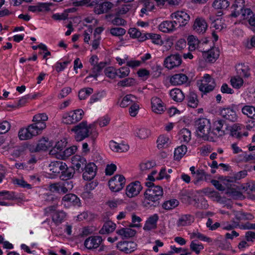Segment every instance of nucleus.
<instances>
[{
    "label": "nucleus",
    "instance_id": "1",
    "mask_svg": "<svg viewBox=\"0 0 255 255\" xmlns=\"http://www.w3.org/2000/svg\"><path fill=\"white\" fill-rule=\"evenodd\" d=\"M145 185L148 188L144 193L143 203L146 207H155L159 203V200L163 194L162 188L159 185H154L151 182H146Z\"/></svg>",
    "mask_w": 255,
    "mask_h": 255
},
{
    "label": "nucleus",
    "instance_id": "2",
    "mask_svg": "<svg viewBox=\"0 0 255 255\" xmlns=\"http://www.w3.org/2000/svg\"><path fill=\"white\" fill-rule=\"evenodd\" d=\"M94 129H95L94 125H88L86 121H83L73 127L71 129V131L74 133L75 140L77 141H81L89 137L91 134L92 135L93 140H94L98 135V133L94 132Z\"/></svg>",
    "mask_w": 255,
    "mask_h": 255
},
{
    "label": "nucleus",
    "instance_id": "3",
    "mask_svg": "<svg viewBox=\"0 0 255 255\" xmlns=\"http://www.w3.org/2000/svg\"><path fill=\"white\" fill-rule=\"evenodd\" d=\"M195 126L197 133L199 136L206 140H212L214 138L212 135L211 125L210 121L206 118H200L196 121Z\"/></svg>",
    "mask_w": 255,
    "mask_h": 255
},
{
    "label": "nucleus",
    "instance_id": "4",
    "mask_svg": "<svg viewBox=\"0 0 255 255\" xmlns=\"http://www.w3.org/2000/svg\"><path fill=\"white\" fill-rule=\"evenodd\" d=\"M84 112L82 109H77L63 114L62 122L67 125L74 124L82 120Z\"/></svg>",
    "mask_w": 255,
    "mask_h": 255
},
{
    "label": "nucleus",
    "instance_id": "5",
    "mask_svg": "<svg viewBox=\"0 0 255 255\" xmlns=\"http://www.w3.org/2000/svg\"><path fill=\"white\" fill-rule=\"evenodd\" d=\"M48 116L45 113H39L35 115L32 119L33 124L31 126L40 134L46 127L45 122L48 120Z\"/></svg>",
    "mask_w": 255,
    "mask_h": 255
},
{
    "label": "nucleus",
    "instance_id": "6",
    "mask_svg": "<svg viewBox=\"0 0 255 255\" xmlns=\"http://www.w3.org/2000/svg\"><path fill=\"white\" fill-rule=\"evenodd\" d=\"M73 188V183L72 181H64L62 182H58L50 185L51 191L59 193L66 194L70 192Z\"/></svg>",
    "mask_w": 255,
    "mask_h": 255
},
{
    "label": "nucleus",
    "instance_id": "7",
    "mask_svg": "<svg viewBox=\"0 0 255 255\" xmlns=\"http://www.w3.org/2000/svg\"><path fill=\"white\" fill-rule=\"evenodd\" d=\"M215 86L216 83L214 79L209 74H205L201 80L199 89L200 91L206 94L213 91Z\"/></svg>",
    "mask_w": 255,
    "mask_h": 255
},
{
    "label": "nucleus",
    "instance_id": "8",
    "mask_svg": "<svg viewBox=\"0 0 255 255\" xmlns=\"http://www.w3.org/2000/svg\"><path fill=\"white\" fill-rule=\"evenodd\" d=\"M170 17L172 19H174V22L178 27L184 26L190 19L189 14L184 11H177L173 12L171 13Z\"/></svg>",
    "mask_w": 255,
    "mask_h": 255
},
{
    "label": "nucleus",
    "instance_id": "9",
    "mask_svg": "<svg viewBox=\"0 0 255 255\" xmlns=\"http://www.w3.org/2000/svg\"><path fill=\"white\" fill-rule=\"evenodd\" d=\"M126 183V179L122 175H116L109 181L110 189L113 192H118L122 190Z\"/></svg>",
    "mask_w": 255,
    "mask_h": 255
},
{
    "label": "nucleus",
    "instance_id": "10",
    "mask_svg": "<svg viewBox=\"0 0 255 255\" xmlns=\"http://www.w3.org/2000/svg\"><path fill=\"white\" fill-rule=\"evenodd\" d=\"M182 59L179 54H172L165 58L164 65L166 68L171 69L180 65Z\"/></svg>",
    "mask_w": 255,
    "mask_h": 255
},
{
    "label": "nucleus",
    "instance_id": "11",
    "mask_svg": "<svg viewBox=\"0 0 255 255\" xmlns=\"http://www.w3.org/2000/svg\"><path fill=\"white\" fill-rule=\"evenodd\" d=\"M66 168V163L61 161H52L49 165V174L54 178L58 174L61 173L62 170Z\"/></svg>",
    "mask_w": 255,
    "mask_h": 255
},
{
    "label": "nucleus",
    "instance_id": "12",
    "mask_svg": "<svg viewBox=\"0 0 255 255\" xmlns=\"http://www.w3.org/2000/svg\"><path fill=\"white\" fill-rule=\"evenodd\" d=\"M83 178L85 180H91L96 176L97 167L93 162H90L85 166Z\"/></svg>",
    "mask_w": 255,
    "mask_h": 255
},
{
    "label": "nucleus",
    "instance_id": "13",
    "mask_svg": "<svg viewBox=\"0 0 255 255\" xmlns=\"http://www.w3.org/2000/svg\"><path fill=\"white\" fill-rule=\"evenodd\" d=\"M103 242L101 236H91L86 239L84 242L85 247L88 250H93L98 248Z\"/></svg>",
    "mask_w": 255,
    "mask_h": 255
},
{
    "label": "nucleus",
    "instance_id": "14",
    "mask_svg": "<svg viewBox=\"0 0 255 255\" xmlns=\"http://www.w3.org/2000/svg\"><path fill=\"white\" fill-rule=\"evenodd\" d=\"M38 134L39 133L31 125H29L26 128L21 129L18 132V136L21 140L30 139L33 136Z\"/></svg>",
    "mask_w": 255,
    "mask_h": 255
},
{
    "label": "nucleus",
    "instance_id": "15",
    "mask_svg": "<svg viewBox=\"0 0 255 255\" xmlns=\"http://www.w3.org/2000/svg\"><path fill=\"white\" fill-rule=\"evenodd\" d=\"M142 188L139 181L132 182L127 186L126 194L129 198L133 197L139 193Z\"/></svg>",
    "mask_w": 255,
    "mask_h": 255
},
{
    "label": "nucleus",
    "instance_id": "16",
    "mask_svg": "<svg viewBox=\"0 0 255 255\" xmlns=\"http://www.w3.org/2000/svg\"><path fill=\"white\" fill-rule=\"evenodd\" d=\"M208 25L206 20L202 17L195 19L193 25V30L199 34H203L207 29Z\"/></svg>",
    "mask_w": 255,
    "mask_h": 255
},
{
    "label": "nucleus",
    "instance_id": "17",
    "mask_svg": "<svg viewBox=\"0 0 255 255\" xmlns=\"http://www.w3.org/2000/svg\"><path fill=\"white\" fill-rule=\"evenodd\" d=\"M222 117L226 121L236 122L238 120V116L236 112L230 108H223L220 111Z\"/></svg>",
    "mask_w": 255,
    "mask_h": 255
},
{
    "label": "nucleus",
    "instance_id": "18",
    "mask_svg": "<svg viewBox=\"0 0 255 255\" xmlns=\"http://www.w3.org/2000/svg\"><path fill=\"white\" fill-rule=\"evenodd\" d=\"M152 111L157 114H161L165 110V107L161 100L157 97H153L151 99Z\"/></svg>",
    "mask_w": 255,
    "mask_h": 255
},
{
    "label": "nucleus",
    "instance_id": "19",
    "mask_svg": "<svg viewBox=\"0 0 255 255\" xmlns=\"http://www.w3.org/2000/svg\"><path fill=\"white\" fill-rule=\"evenodd\" d=\"M136 245L133 242H121L117 245V248L122 252L126 254L131 253L136 248Z\"/></svg>",
    "mask_w": 255,
    "mask_h": 255
},
{
    "label": "nucleus",
    "instance_id": "20",
    "mask_svg": "<svg viewBox=\"0 0 255 255\" xmlns=\"http://www.w3.org/2000/svg\"><path fill=\"white\" fill-rule=\"evenodd\" d=\"M176 22L174 20H165L159 25L158 28L164 33H171L176 29Z\"/></svg>",
    "mask_w": 255,
    "mask_h": 255
},
{
    "label": "nucleus",
    "instance_id": "21",
    "mask_svg": "<svg viewBox=\"0 0 255 255\" xmlns=\"http://www.w3.org/2000/svg\"><path fill=\"white\" fill-rule=\"evenodd\" d=\"M114 7V4L110 1H104L97 4L94 7V11L98 14L108 12Z\"/></svg>",
    "mask_w": 255,
    "mask_h": 255
},
{
    "label": "nucleus",
    "instance_id": "22",
    "mask_svg": "<svg viewBox=\"0 0 255 255\" xmlns=\"http://www.w3.org/2000/svg\"><path fill=\"white\" fill-rule=\"evenodd\" d=\"M203 56L207 62H213L218 58L219 51L216 48H212L203 52Z\"/></svg>",
    "mask_w": 255,
    "mask_h": 255
},
{
    "label": "nucleus",
    "instance_id": "23",
    "mask_svg": "<svg viewBox=\"0 0 255 255\" xmlns=\"http://www.w3.org/2000/svg\"><path fill=\"white\" fill-rule=\"evenodd\" d=\"M188 78L184 74H176L170 78V82L172 85L178 86L187 82Z\"/></svg>",
    "mask_w": 255,
    "mask_h": 255
},
{
    "label": "nucleus",
    "instance_id": "24",
    "mask_svg": "<svg viewBox=\"0 0 255 255\" xmlns=\"http://www.w3.org/2000/svg\"><path fill=\"white\" fill-rule=\"evenodd\" d=\"M72 164L76 170H79L80 168L83 170L87 165V161L84 157L76 155L72 158Z\"/></svg>",
    "mask_w": 255,
    "mask_h": 255
},
{
    "label": "nucleus",
    "instance_id": "25",
    "mask_svg": "<svg viewBox=\"0 0 255 255\" xmlns=\"http://www.w3.org/2000/svg\"><path fill=\"white\" fill-rule=\"evenodd\" d=\"M224 125V121L218 120L214 122L213 129L212 130V135L215 136H220L224 134V131L222 129Z\"/></svg>",
    "mask_w": 255,
    "mask_h": 255
},
{
    "label": "nucleus",
    "instance_id": "26",
    "mask_svg": "<svg viewBox=\"0 0 255 255\" xmlns=\"http://www.w3.org/2000/svg\"><path fill=\"white\" fill-rule=\"evenodd\" d=\"M194 217L190 214L181 215L177 222L178 227L185 226L190 225L194 222Z\"/></svg>",
    "mask_w": 255,
    "mask_h": 255
},
{
    "label": "nucleus",
    "instance_id": "27",
    "mask_svg": "<svg viewBox=\"0 0 255 255\" xmlns=\"http://www.w3.org/2000/svg\"><path fill=\"white\" fill-rule=\"evenodd\" d=\"M158 220V216L157 214H154L149 217L145 222L143 229L146 231H150L156 228Z\"/></svg>",
    "mask_w": 255,
    "mask_h": 255
},
{
    "label": "nucleus",
    "instance_id": "28",
    "mask_svg": "<svg viewBox=\"0 0 255 255\" xmlns=\"http://www.w3.org/2000/svg\"><path fill=\"white\" fill-rule=\"evenodd\" d=\"M245 6L244 0H239L238 3H235L232 6V12L230 14L231 17H237L241 13L242 10Z\"/></svg>",
    "mask_w": 255,
    "mask_h": 255
},
{
    "label": "nucleus",
    "instance_id": "29",
    "mask_svg": "<svg viewBox=\"0 0 255 255\" xmlns=\"http://www.w3.org/2000/svg\"><path fill=\"white\" fill-rule=\"evenodd\" d=\"M242 113L248 118L255 120V106L245 105L242 108Z\"/></svg>",
    "mask_w": 255,
    "mask_h": 255
},
{
    "label": "nucleus",
    "instance_id": "30",
    "mask_svg": "<svg viewBox=\"0 0 255 255\" xmlns=\"http://www.w3.org/2000/svg\"><path fill=\"white\" fill-rule=\"evenodd\" d=\"M170 96L174 101L177 102H182L185 98L182 91L178 88L171 90L170 92Z\"/></svg>",
    "mask_w": 255,
    "mask_h": 255
},
{
    "label": "nucleus",
    "instance_id": "31",
    "mask_svg": "<svg viewBox=\"0 0 255 255\" xmlns=\"http://www.w3.org/2000/svg\"><path fill=\"white\" fill-rule=\"evenodd\" d=\"M66 214L63 211H56L53 213L52 219L56 225L61 224L66 218Z\"/></svg>",
    "mask_w": 255,
    "mask_h": 255
},
{
    "label": "nucleus",
    "instance_id": "32",
    "mask_svg": "<svg viewBox=\"0 0 255 255\" xmlns=\"http://www.w3.org/2000/svg\"><path fill=\"white\" fill-rule=\"evenodd\" d=\"M187 105L189 107L195 108L198 105V100L196 94L193 91H190L187 96Z\"/></svg>",
    "mask_w": 255,
    "mask_h": 255
},
{
    "label": "nucleus",
    "instance_id": "33",
    "mask_svg": "<svg viewBox=\"0 0 255 255\" xmlns=\"http://www.w3.org/2000/svg\"><path fill=\"white\" fill-rule=\"evenodd\" d=\"M62 202L72 204L74 205L79 206L80 200L76 195L73 194H67L63 196Z\"/></svg>",
    "mask_w": 255,
    "mask_h": 255
},
{
    "label": "nucleus",
    "instance_id": "34",
    "mask_svg": "<svg viewBox=\"0 0 255 255\" xmlns=\"http://www.w3.org/2000/svg\"><path fill=\"white\" fill-rule=\"evenodd\" d=\"M116 228V225L112 221H108L106 222L103 228L99 231L101 234H109L113 232Z\"/></svg>",
    "mask_w": 255,
    "mask_h": 255
},
{
    "label": "nucleus",
    "instance_id": "35",
    "mask_svg": "<svg viewBox=\"0 0 255 255\" xmlns=\"http://www.w3.org/2000/svg\"><path fill=\"white\" fill-rule=\"evenodd\" d=\"M75 173L74 169L68 168L66 164V168L62 171L60 178L64 181H68V179L72 178Z\"/></svg>",
    "mask_w": 255,
    "mask_h": 255
},
{
    "label": "nucleus",
    "instance_id": "36",
    "mask_svg": "<svg viewBox=\"0 0 255 255\" xmlns=\"http://www.w3.org/2000/svg\"><path fill=\"white\" fill-rule=\"evenodd\" d=\"M116 233L123 238H128L133 237L136 233V231L130 228H122L117 230Z\"/></svg>",
    "mask_w": 255,
    "mask_h": 255
},
{
    "label": "nucleus",
    "instance_id": "37",
    "mask_svg": "<svg viewBox=\"0 0 255 255\" xmlns=\"http://www.w3.org/2000/svg\"><path fill=\"white\" fill-rule=\"evenodd\" d=\"M129 33L131 37L137 38L139 41H144L146 40L145 34H142L140 31L135 28H130Z\"/></svg>",
    "mask_w": 255,
    "mask_h": 255
},
{
    "label": "nucleus",
    "instance_id": "38",
    "mask_svg": "<svg viewBox=\"0 0 255 255\" xmlns=\"http://www.w3.org/2000/svg\"><path fill=\"white\" fill-rule=\"evenodd\" d=\"M105 66L106 63L104 62H100L98 64L94 65L92 69V74L89 75V77H93L96 79Z\"/></svg>",
    "mask_w": 255,
    "mask_h": 255
},
{
    "label": "nucleus",
    "instance_id": "39",
    "mask_svg": "<svg viewBox=\"0 0 255 255\" xmlns=\"http://www.w3.org/2000/svg\"><path fill=\"white\" fill-rule=\"evenodd\" d=\"M187 148L186 145H182L175 148L174 150V158L176 160L180 159L187 152Z\"/></svg>",
    "mask_w": 255,
    "mask_h": 255
},
{
    "label": "nucleus",
    "instance_id": "40",
    "mask_svg": "<svg viewBox=\"0 0 255 255\" xmlns=\"http://www.w3.org/2000/svg\"><path fill=\"white\" fill-rule=\"evenodd\" d=\"M236 70L240 76L248 77L250 76L248 67L245 64H239L236 66Z\"/></svg>",
    "mask_w": 255,
    "mask_h": 255
},
{
    "label": "nucleus",
    "instance_id": "41",
    "mask_svg": "<svg viewBox=\"0 0 255 255\" xmlns=\"http://www.w3.org/2000/svg\"><path fill=\"white\" fill-rule=\"evenodd\" d=\"M229 5V2L227 0H215L212 6L217 9H222L227 8Z\"/></svg>",
    "mask_w": 255,
    "mask_h": 255
},
{
    "label": "nucleus",
    "instance_id": "42",
    "mask_svg": "<svg viewBox=\"0 0 255 255\" xmlns=\"http://www.w3.org/2000/svg\"><path fill=\"white\" fill-rule=\"evenodd\" d=\"M156 165V163L153 161H148L140 164V169L142 174L147 173L150 169Z\"/></svg>",
    "mask_w": 255,
    "mask_h": 255
},
{
    "label": "nucleus",
    "instance_id": "43",
    "mask_svg": "<svg viewBox=\"0 0 255 255\" xmlns=\"http://www.w3.org/2000/svg\"><path fill=\"white\" fill-rule=\"evenodd\" d=\"M110 146L112 150L116 152H124L128 148L127 145L120 144L114 141H110Z\"/></svg>",
    "mask_w": 255,
    "mask_h": 255
},
{
    "label": "nucleus",
    "instance_id": "44",
    "mask_svg": "<svg viewBox=\"0 0 255 255\" xmlns=\"http://www.w3.org/2000/svg\"><path fill=\"white\" fill-rule=\"evenodd\" d=\"M180 139L184 142H188L191 139V132L187 128H182L180 131Z\"/></svg>",
    "mask_w": 255,
    "mask_h": 255
},
{
    "label": "nucleus",
    "instance_id": "45",
    "mask_svg": "<svg viewBox=\"0 0 255 255\" xmlns=\"http://www.w3.org/2000/svg\"><path fill=\"white\" fill-rule=\"evenodd\" d=\"M179 204V202L176 199H171L165 201L162 204V208L165 210H171Z\"/></svg>",
    "mask_w": 255,
    "mask_h": 255
},
{
    "label": "nucleus",
    "instance_id": "46",
    "mask_svg": "<svg viewBox=\"0 0 255 255\" xmlns=\"http://www.w3.org/2000/svg\"><path fill=\"white\" fill-rule=\"evenodd\" d=\"M93 92L91 88H86L81 89L79 92L78 97L80 100H85Z\"/></svg>",
    "mask_w": 255,
    "mask_h": 255
},
{
    "label": "nucleus",
    "instance_id": "47",
    "mask_svg": "<svg viewBox=\"0 0 255 255\" xmlns=\"http://www.w3.org/2000/svg\"><path fill=\"white\" fill-rule=\"evenodd\" d=\"M77 149L76 146H72L70 147L67 148L62 152L61 159H65L70 156L71 155L75 153Z\"/></svg>",
    "mask_w": 255,
    "mask_h": 255
},
{
    "label": "nucleus",
    "instance_id": "48",
    "mask_svg": "<svg viewBox=\"0 0 255 255\" xmlns=\"http://www.w3.org/2000/svg\"><path fill=\"white\" fill-rule=\"evenodd\" d=\"M189 49L190 50H195L199 43V40L193 35H190L188 37Z\"/></svg>",
    "mask_w": 255,
    "mask_h": 255
},
{
    "label": "nucleus",
    "instance_id": "49",
    "mask_svg": "<svg viewBox=\"0 0 255 255\" xmlns=\"http://www.w3.org/2000/svg\"><path fill=\"white\" fill-rule=\"evenodd\" d=\"M145 36L146 39H150L152 42L156 44H160L162 43L161 36L157 34L154 33H146Z\"/></svg>",
    "mask_w": 255,
    "mask_h": 255
},
{
    "label": "nucleus",
    "instance_id": "50",
    "mask_svg": "<svg viewBox=\"0 0 255 255\" xmlns=\"http://www.w3.org/2000/svg\"><path fill=\"white\" fill-rule=\"evenodd\" d=\"M134 97L132 95H128L124 97L120 104L122 108H125L132 104Z\"/></svg>",
    "mask_w": 255,
    "mask_h": 255
},
{
    "label": "nucleus",
    "instance_id": "51",
    "mask_svg": "<svg viewBox=\"0 0 255 255\" xmlns=\"http://www.w3.org/2000/svg\"><path fill=\"white\" fill-rule=\"evenodd\" d=\"M211 26L215 28L216 30L220 31L224 28L226 27L225 23L222 21L221 19L217 18L216 20H214L212 23Z\"/></svg>",
    "mask_w": 255,
    "mask_h": 255
},
{
    "label": "nucleus",
    "instance_id": "52",
    "mask_svg": "<svg viewBox=\"0 0 255 255\" xmlns=\"http://www.w3.org/2000/svg\"><path fill=\"white\" fill-rule=\"evenodd\" d=\"M243 79L240 77H234L231 79V84L232 86L236 89L240 88L243 84Z\"/></svg>",
    "mask_w": 255,
    "mask_h": 255
},
{
    "label": "nucleus",
    "instance_id": "53",
    "mask_svg": "<svg viewBox=\"0 0 255 255\" xmlns=\"http://www.w3.org/2000/svg\"><path fill=\"white\" fill-rule=\"evenodd\" d=\"M169 141V138L164 135H160L157 140V147L158 148H162L167 145V143Z\"/></svg>",
    "mask_w": 255,
    "mask_h": 255
},
{
    "label": "nucleus",
    "instance_id": "54",
    "mask_svg": "<svg viewBox=\"0 0 255 255\" xmlns=\"http://www.w3.org/2000/svg\"><path fill=\"white\" fill-rule=\"evenodd\" d=\"M190 247L191 250L197 255L199 254L201 251L204 249L203 245L202 244L196 243L195 241L191 242Z\"/></svg>",
    "mask_w": 255,
    "mask_h": 255
},
{
    "label": "nucleus",
    "instance_id": "55",
    "mask_svg": "<svg viewBox=\"0 0 255 255\" xmlns=\"http://www.w3.org/2000/svg\"><path fill=\"white\" fill-rule=\"evenodd\" d=\"M191 238L192 239L197 238L201 241L206 242L208 243L211 242L212 239L208 237L204 236L203 234L199 232H194L191 235Z\"/></svg>",
    "mask_w": 255,
    "mask_h": 255
},
{
    "label": "nucleus",
    "instance_id": "56",
    "mask_svg": "<svg viewBox=\"0 0 255 255\" xmlns=\"http://www.w3.org/2000/svg\"><path fill=\"white\" fill-rule=\"evenodd\" d=\"M49 146V143L46 139H45V138H44L39 141L38 144H37L36 149L37 151H45L47 150Z\"/></svg>",
    "mask_w": 255,
    "mask_h": 255
},
{
    "label": "nucleus",
    "instance_id": "57",
    "mask_svg": "<svg viewBox=\"0 0 255 255\" xmlns=\"http://www.w3.org/2000/svg\"><path fill=\"white\" fill-rule=\"evenodd\" d=\"M47 7L45 3H41L37 5H30L28 7V10L33 12H40L46 9Z\"/></svg>",
    "mask_w": 255,
    "mask_h": 255
},
{
    "label": "nucleus",
    "instance_id": "58",
    "mask_svg": "<svg viewBox=\"0 0 255 255\" xmlns=\"http://www.w3.org/2000/svg\"><path fill=\"white\" fill-rule=\"evenodd\" d=\"M129 69L128 66L122 67L117 69L118 77L123 78L128 76L129 74Z\"/></svg>",
    "mask_w": 255,
    "mask_h": 255
},
{
    "label": "nucleus",
    "instance_id": "59",
    "mask_svg": "<svg viewBox=\"0 0 255 255\" xmlns=\"http://www.w3.org/2000/svg\"><path fill=\"white\" fill-rule=\"evenodd\" d=\"M105 75L110 78L114 79L118 76L117 70L113 67H109L105 70Z\"/></svg>",
    "mask_w": 255,
    "mask_h": 255
},
{
    "label": "nucleus",
    "instance_id": "60",
    "mask_svg": "<svg viewBox=\"0 0 255 255\" xmlns=\"http://www.w3.org/2000/svg\"><path fill=\"white\" fill-rule=\"evenodd\" d=\"M134 79L132 78H126L122 81H119L117 85L121 87L130 86L134 84Z\"/></svg>",
    "mask_w": 255,
    "mask_h": 255
},
{
    "label": "nucleus",
    "instance_id": "61",
    "mask_svg": "<svg viewBox=\"0 0 255 255\" xmlns=\"http://www.w3.org/2000/svg\"><path fill=\"white\" fill-rule=\"evenodd\" d=\"M126 30L122 27H115L110 29V33L114 36H121L126 33Z\"/></svg>",
    "mask_w": 255,
    "mask_h": 255
},
{
    "label": "nucleus",
    "instance_id": "62",
    "mask_svg": "<svg viewBox=\"0 0 255 255\" xmlns=\"http://www.w3.org/2000/svg\"><path fill=\"white\" fill-rule=\"evenodd\" d=\"M137 136L140 139H145L150 134V131L145 128H141L138 129L136 133Z\"/></svg>",
    "mask_w": 255,
    "mask_h": 255
},
{
    "label": "nucleus",
    "instance_id": "63",
    "mask_svg": "<svg viewBox=\"0 0 255 255\" xmlns=\"http://www.w3.org/2000/svg\"><path fill=\"white\" fill-rule=\"evenodd\" d=\"M105 95L104 91L99 92L93 95L90 98V103L92 104L101 100Z\"/></svg>",
    "mask_w": 255,
    "mask_h": 255
},
{
    "label": "nucleus",
    "instance_id": "64",
    "mask_svg": "<svg viewBox=\"0 0 255 255\" xmlns=\"http://www.w3.org/2000/svg\"><path fill=\"white\" fill-rule=\"evenodd\" d=\"M10 128V124L6 121H4L0 124V134L7 132Z\"/></svg>",
    "mask_w": 255,
    "mask_h": 255
}]
</instances>
